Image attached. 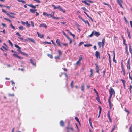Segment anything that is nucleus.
<instances>
[{"label":"nucleus","mask_w":132,"mask_h":132,"mask_svg":"<svg viewBox=\"0 0 132 132\" xmlns=\"http://www.w3.org/2000/svg\"><path fill=\"white\" fill-rule=\"evenodd\" d=\"M110 90H109V92L110 93V96L108 99H111L113 94H115V92L113 89L112 87L110 88Z\"/></svg>","instance_id":"obj_1"},{"label":"nucleus","mask_w":132,"mask_h":132,"mask_svg":"<svg viewBox=\"0 0 132 132\" xmlns=\"http://www.w3.org/2000/svg\"><path fill=\"white\" fill-rule=\"evenodd\" d=\"M51 6L53 7L54 9H58L61 11H62L64 12H65V11L64 9H62L60 6L58 5L57 6H56L52 4Z\"/></svg>","instance_id":"obj_2"},{"label":"nucleus","mask_w":132,"mask_h":132,"mask_svg":"<svg viewBox=\"0 0 132 132\" xmlns=\"http://www.w3.org/2000/svg\"><path fill=\"white\" fill-rule=\"evenodd\" d=\"M95 65L96 66L95 68L96 72L97 73H99V71L100 70L99 67L98 65L96 64V63L95 64Z\"/></svg>","instance_id":"obj_3"},{"label":"nucleus","mask_w":132,"mask_h":132,"mask_svg":"<svg viewBox=\"0 0 132 132\" xmlns=\"http://www.w3.org/2000/svg\"><path fill=\"white\" fill-rule=\"evenodd\" d=\"M37 33L38 37L41 38H44V35L43 34H41L39 33L38 32H37Z\"/></svg>","instance_id":"obj_4"},{"label":"nucleus","mask_w":132,"mask_h":132,"mask_svg":"<svg viewBox=\"0 0 132 132\" xmlns=\"http://www.w3.org/2000/svg\"><path fill=\"white\" fill-rule=\"evenodd\" d=\"M39 26L40 27H43L46 28L47 27V26L45 24L43 23L40 24Z\"/></svg>","instance_id":"obj_5"},{"label":"nucleus","mask_w":132,"mask_h":132,"mask_svg":"<svg viewBox=\"0 0 132 132\" xmlns=\"http://www.w3.org/2000/svg\"><path fill=\"white\" fill-rule=\"evenodd\" d=\"M14 46L16 48H18L17 51L19 53L21 52V48L16 44H15Z\"/></svg>","instance_id":"obj_6"},{"label":"nucleus","mask_w":132,"mask_h":132,"mask_svg":"<svg viewBox=\"0 0 132 132\" xmlns=\"http://www.w3.org/2000/svg\"><path fill=\"white\" fill-rule=\"evenodd\" d=\"M95 56L96 57L99 58L100 59V54L99 52L98 51H96L95 52Z\"/></svg>","instance_id":"obj_7"},{"label":"nucleus","mask_w":132,"mask_h":132,"mask_svg":"<svg viewBox=\"0 0 132 132\" xmlns=\"http://www.w3.org/2000/svg\"><path fill=\"white\" fill-rule=\"evenodd\" d=\"M13 56H14V57H16L17 58H19L20 59H22L23 58V57H20L17 54H16L15 53H14L13 54Z\"/></svg>","instance_id":"obj_8"},{"label":"nucleus","mask_w":132,"mask_h":132,"mask_svg":"<svg viewBox=\"0 0 132 132\" xmlns=\"http://www.w3.org/2000/svg\"><path fill=\"white\" fill-rule=\"evenodd\" d=\"M117 3L119 4L120 6L122 8H123L122 4H121V3H122L123 2H121L120 0H116Z\"/></svg>","instance_id":"obj_9"},{"label":"nucleus","mask_w":132,"mask_h":132,"mask_svg":"<svg viewBox=\"0 0 132 132\" xmlns=\"http://www.w3.org/2000/svg\"><path fill=\"white\" fill-rule=\"evenodd\" d=\"M29 61H30V63L34 66H36V64L35 63H34L32 59H29Z\"/></svg>","instance_id":"obj_10"},{"label":"nucleus","mask_w":132,"mask_h":132,"mask_svg":"<svg viewBox=\"0 0 132 132\" xmlns=\"http://www.w3.org/2000/svg\"><path fill=\"white\" fill-rule=\"evenodd\" d=\"M110 100H111V99H108V103H109V106L110 107V109H112V105L111 103Z\"/></svg>","instance_id":"obj_11"},{"label":"nucleus","mask_w":132,"mask_h":132,"mask_svg":"<svg viewBox=\"0 0 132 132\" xmlns=\"http://www.w3.org/2000/svg\"><path fill=\"white\" fill-rule=\"evenodd\" d=\"M56 42L57 43L59 46H60L61 47V45L60 44V40L59 39H57L56 40Z\"/></svg>","instance_id":"obj_12"},{"label":"nucleus","mask_w":132,"mask_h":132,"mask_svg":"<svg viewBox=\"0 0 132 132\" xmlns=\"http://www.w3.org/2000/svg\"><path fill=\"white\" fill-rule=\"evenodd\" d=\"M94 34L97 37H98L100 35V34L99 32H96V31H95Z\"/></svg>","instance_id":"obj_13"},{"label":"nucleus","mask_w":132,"mask_h":132,"mask_svg":"<svg viewBox=\"0 0 132 132\" xmlns=\"http://www.w3.org/2000/svg\"><path fill=\"white\" fill-rule=\"evenodd\" d=\"M113 55L114 56L113 58V61L114 62H115L116 63V61L115 59V57H116V54L114 52H113Z\"/></svg>","instance_id":"obj_14"},{"label":"nucleus","mask_w":132,"mask_h":132,"mask_svg":"<svg viewBox=\"0 0 132 132\" xmlns=\"http://www.w3.org/2000/svg\"><path fill=\"white\" fill-rule=\"evenodd\" d=\"M82 2L88 6L90 5V4L89 3H88L85 0L82 1Z\"/></svg>","instance_id":"obj_15"},{"label":"nucleus","mask_w":132,"mask_h":132,"mask_svg":"<svg viewBox=\"0 0 132 132\" xmlns=\"http://www.w3.org/2000/svg\"><path fill=\"white\" fill-rule=\"evenodd\" d=\"M105 39H103L102 40V42H101V45L102 47H103L104 45V43H105Z\"/></svg>","instance_id":"obj_16"},{"label":"nucleus","mask_w":132,"mask_h":132,"mask_svg":"<svg viewBox=\"0 0 132 132\" xmlns=\"http://www.w3.org/2000/svg\"><path fill=\"white\" fill-rule=\"evenodd\" d=\"M92 46V45L90 44H84V47H89V46Z\"/></svg>","instance_id":"obj_17"},{"label":"nucleus","mask_w":132,"mask_h":132,"mask_svg":"<svg viewBox=\"0 0 132 132\" xmlns=\"http://www.w3.org/2000/svg\"><path fill=\"white\" fill-rule=\"evenodd\" d=\"M28 39L30 41L32 42L33 43H35V42L34 40L33 39H32L30 38H28Z\"/></svg>","instance_id":"obj_18"},{"label":"nucleus","mask_w":132,"mask_h":132,"mask_svg":"<svg viewBox=\"0 0 132 132\" xmlns=\"http://www.w3.org/2000/svg\"><path fill=\"white\" fill-rule=\"evenodd\" d=\"M36 11L37 10L36 9H30V11L33 13H35V11Z\"/></svg>","instance_id":"obj_19"},{"label":"nucleus","mask_w":132,"mask_h":132,"mask_svg":"<svg viewBox=\"0 0 132 132\" xmlns=\"http://www.w3.org/2000/svg\"><path fill=\"white\" fill-rule=\"evenodd\" d=\"M83 21L85 23H87L89 26V27L90 26V24H89V22H88V20H84Z\"/></svg>","instance_id":"obj_20"},{"label":"nucleus","mask_w":132,"mask_h":132,"mask_svg":"<svg viewBox=\"0 0 132 132\" xmlns=\"http://www.w3.org/2000/svg\"><path fill=\"white\" fill-rule=\"evenodd\" d=\"M95 31H93L91 34L89 35V37H92L93 35H95Z\"/></svg>","instance_id":"obj_21"},{"label":"nucleus","mask_w":132,"mask_h":132,"mask_svg":"<svg viewBox=\"0 0 132 132\" xmlns=\"http://www.w3.org/2000/svg\"><path fill=\"white\" fill-rule=\"evenodd\" d=\"M20 53L24 55H25L27 56H28V55L26 53L24 52H22L21 51V52H20Z\"/></svg>","instance_id":"obj_22"},{"label":"nucleus","mask_w":132,"mask_h":132,"mask_svg":"<svg viewBox=\"0 0 132 132\" xmlns=\"http://www.w3.org/2000/svg\"><path fill=\"white\" fill-rule=\"evenodd\" d=\"M124 110L125 112L127 113V116H128V115L130 114L129 111L128 110H127L126 108H125Z\"/></svg>","instance_id":"obj_23"},{"label":"nucleus","mask_w":132,"mask_h":132,"mask_svg":"<svg viewBox=\"0 0 132 132\" xmlns=\"http://www.w3.org/2000/svg\"><path fill=\"white\" fill-rule=\"evenodd\" d=\"M60 126L62 127L64 125V123L62 120H61L60 122Z\"/></svg>","instance_id":"obj_24"},{"label":"nucleus","mask_w":132,"mask_h":132,"mask_svg":"<svg viewBox=\"0 0 132 132\" xmlns=\"http://www.w3.org/2000/svg\"><path fill=\"white\" fill-rule=\"evenodd\" d=\"M129 50L130 51V52L131 54L132 53V48L131 50V45L130 44H129Z\"/></svg>","instance_id":"obj_25"},{"label":"nucleus","mask_w":132,"mask_h":132,"mask_svg":"<svg viewBox=\"0 0 132 132\" xmlns=\"http://www.w3.org/2000/svg\"><path fill=\"white\" fill-rule=\"evenodd\" d=\"M27 5L35 9V6H34L32 4Z\"/></svg>","instance_id":"obj_26"},{"label":"nucleus","mask_w":132,"mask_h":132,"mask_svg":"<svg viewBox=\"0 0 132 132\" xmlns=\"http://www.w3.org/2000/svg\"><path fill=\"white\" fill-rule=\"evenodd\" d=\"M7 15L10 17L12 18H15L14 16L11 15L9 13H7Z\"/></svg>","instance_id":"obj_27"},{"label":"nucleus","mask_w":132,"mask_h":132,"mask_svg":"<svg viewBox=\"0 0 132 132\" xmlns=\"http://www.w3.org/2000/svg\"><path fill=\"white\" fill-rule=\"evenodd\" d=\"M107 116L108 119L111 118L110 115L109 110L108 112L107 113Z\"/></svg>","instance_id":"obj_28"},{"label":"nucleus","mask_w":132,"mask_h":132,"mask_svg":"<svg viewBox=\"0 0 132 132\" xmlns=\"http://www.w3.org/2000/svg\"><path fill=\"white\" fill-rule=\"evenodd\" d=\"M107 116L108 119L111 118L110 115L109 110L108 112L107 113Z\"/></svg>","instance_id":"obj_29"},{"label":"nucleus","mask_w":132,"mask_h":132,"mask_svg":"<svg viewBox=\"0 0 132 132\" xmlns=\"http://www.w3.org/2000/svg\"><path fill=\"white\" fill-rule=\"evenodd\" d=\"M129 129L130 132H132V125H131Z\"/></svg>","instance_id":"obj_30"},{"label":"nucleus","mask_w":132,"mask_h":132,"mask_svg":"<svg viewBox=\"0 0 132 132\" xmlns=\"http://www.w3.org/2000/svg\"><path fill=\"white\" fill-rule=\"evenodd\" d=\"M97 96V97H96V99L98 102H100V99L99 96Z\"/></svg>","instance_id":"obj_31"},{"label":"nucleus","mask_w":132,"mask_h":132,"mask_svg":"<svg viewBox=\"0 0 132 132\" xmlns=\"http://www.w3.org/2000/svg\"><path fill=\"white\" fill-rule=\"evenodd\" d=\"M132 88V86L131 85H130V87H129V90H130V93H132V90H131Z\"/></svg>","instance_id":"obj_32"},{"label":"nucleus","mask_w":132,"mask_h":132,"mask_svg":"<svg viewBox=\"0 0 132 132\" xmlns=\"http://www.w3.org/2000/svg\"><path fill=\"white\" fill-rule=\"evenodd\" d=\"M84 85H82L81 86V90L83 91H84Z\"/></svg>","instance_id":"obj_33"},{"label":"nucleus","mask_w":132,"mask_h":132,"mask_svg":"<svg viewBox=\"0 0 132 132\" xmlns=\"http://www.w3.org/2000/svg\"><path fill=\"white\" fill-rule=\"evenodd\" d=\"M17 1L19 2H22L23 3H26L25 1L22 0H17Z\"/></svg>","instance_id":"obj_34"},{"label":"nucleus","mask_w":132,"mask_h":132,"mask_svg":"<svg viewBox=\"0 0 132 132\" xmlns=\"http://www.w3.org/2000/svg\"><path fill=\"white\" fill-rule=\"evenodd\" d=\"M2 12L5 13H6V14H7V13H9L3 9H2Z\"/></svg>","instance_id":"obj_35"},{"label":"nucleus","mask_w":132,"mask_h":132,"mask_svg":"<svg viewBox=\"0 0 132 132\" xmlns=\"http://www.w3.org/2000/svg\"><path fill=\"white\" fill-rule=\"evenodd\" d=\"M82 9V10H85V11H87V12H88V10L85 7H83L81 8Z\"/></svg>","instance_id":"obj_36"},{"label":"nucleus","mask_w":132,"mask_h":132,"mask_svg":"<svg viewBox=\"0 0 132 132\" xmlns=\"http://www.w3.org/2000/svg\"><path fill=\"white\" fill-rule=\"evenodd\" d=\"M26 24L27 26L28 27H29L30 26V24L28 23V22L27 21H26Z\"/></svg>","instance_id":"obj_37"},{"label":"nucleus","mask_w":132,"mask_h":132,"mask_svg":"<svg viewBox=\"0 0 132 132\" xmlns=\"http://www.w3.org/2000/svg\"><path fill=\"white\" fill-rule=\"evenodd\" d=\"M19 28L21 30H23V27L21 26H20L19 27Z\"/></svg>","instance_id":"obj_38"},{"label":"nucleus","mask_w":132,"mask_h":132,"mask_svg":"<svg viewBox=\"0 0 132 132\" xmlns=\"http://www.w3.org/2000/svg\"><path fill=\"white\" fill-rule=\"evenodd\" d=\"M10 26L13 29H15V27L11 23L10 24Z\"/></svg>","instance_id":"obj_39"},{"label":"nucleus","mask_w":132,"mask_h":132,"mask_svg":"<svg viewBox=\"0 0 132 132\" xmlns=\"http://www.w3.org/2000/svg\"><path fill=\"white\" fill-rule=\"evenodd\" d=\"M58 53L59 55L60 56V55L62 54V53L61 51L60 50H58Z\"/></svg>","instance_id":"obj_40"},{"label":"nucleus","mask_w":132,"mask_h":132,"mask_svg":"<svg viewBox=\"0 0 132 132\" xmlns=\"http://www.w3.org/2000/svg\"><path fill=\"white\" fill-rule=\"evenodd\" d=\"M8 42L9 43V44L11 45V46H13V45L12 43V42L10 40H8Z\"/></svg>","instance_id":"obj_41"},{"label":"nucleus","mask_w":132,"mask_h":132,"mask_svg":"<svg viewBox=\"0 0 132 132\" xmlns=\"http://www.w3.org/2000/svg\"><path fill=\"white\" fill-rule=\"evenodd\" d=\"M84 43V42H80L78 45V46H80L82 44Z\"/></svg>","instance_id":"obj_42"},{"label":"nucleus","mask_w":132,"mask_h":132,"mask_svg":"<svg viewBox=\"0 0 132 132\" xmlns=\"http://www.w3.org/2000/svg\"><path fill=\"white\" fill-rule=\"evenodd\" d=\"M47 55L48 57H50V58H53V56L52 55H51L50 54H48Z\"/></svg>","instance_id":"obj_43"},{"label":"nucleus","mask_w":132,"mask_h":132,"mask_svg":"<svg viewBox=\"0 0 132 132\" xmlns=\"http://www.w3.org/2000/svg\"><path fill=\"white\" fill-rule=\"evenodd\" d=\"M75 119L77 122H79V119L77 117H75Z\"/></svg>","instance_id":"obj_44"},{"label":"nucleus","mask_w":132,"mask_h":132,"mask_svg":"<svg viewBox=\"0 0 132 132\" xmlns=\"http://www.w3.org/2000/svg\"><path fill=\"white\" fill-rule=\"evenodd\" d=\"M127 67L128 68L129 70H130V64H127Z\"/></svg>","instance_id":"obj_45"},{"label":"nucleus","mask_w":132,"mask_h":132,"mask_svg":"<svg viewBox=\"0 0 132 132\" xmlns=\"http://www.w3.org/2000/svg\"><path fill=\"white\" fill-rule=\"evenodd\" d=\"M103 4L104 5H107L108 6H110H110V5H109V4H107V3H106L105 2H103Z\"/></svg>","instance_id":"obj_46"},{"label":"nucleus","mask_w":132,"mask_h":132,"mask_svg":"<svg viewBox=\"0 0 132 132\" xmlns=\"http://www.w3.org/2000/svg\"><path fill=\"white\" fill-rule=\"evenodd\" d=\"M4 19L5 20H7V21L10 22H11V21L9 19H8L6 18H4Z\"/></svg>","instance_id":"obj_47"},{"label":"nucleus","mask_w":132,"mask_h":132,"mask_svg":"<svg viewBox=\"0 0 132 132\" xmlns=\"http://www.w3.org/2000/svg\"><path fill=\"white\" fill-rule=\"evenodd\" d=\"M73 81H71V84H70V85H71V87L72 88H73Z\"/></svg>","instance_id":"obj_48"},{"label":"nucleus","mask_w":132,"mask_h":132,"mask_svg":"<svg viewBox=\"0 0 132 132\" xmlns=\"http://www.w3.org/2000/svg\"><path fill=\"white\" fill-rule=\"evenodd\" d=\"M10 82L12 83V85H15V83L14 82L12 81H11Z\"/></svg>","instance_id":"obj_49"},{"label":"nucleus","mask_w":132,"mask_h":132,"mask_svg":"<svg viewBox=\"0 0 132 132\" xmlns=\"http://www.w3.org/2000/svg\"><path fill=\"white\" fill-rule=\"evenodd\" d=\"M43 43L45 44H51V42H46V41L44 42Z\"/></svg>","instance_id":"obj_50"},{"label":"nucleus","mask_w":132,"mask_h":132,"mask_svg":"<svg viewBox=\"0 0 132 132\" xmlns=\"http://www.w3.org/2000/svg\"><path fill=\"white\" fill-rule=\"evenodd\" d=\"M31 25L33 27H34V22H33L32 21H31Z\"/></svg>","instance_id":"obj_51"},{"label":"nucleus","mask_w":132,"mask_h":132,"mask_svg":"<svg viewBox=\"0 0 132 132\" xmlns=\"http://www.w3.org/2000/svg\"><path fill=\"white\" fill-rule=\"evenodd\" d=\"M82 59V57H80L79 58L78 61H80Z\"/></svg>","instance_id":"obj_52"},{"label":"nucleus","mask_w":132,"mask_h":132,"mask_svg":"<svg viewBox=\"0 0 132 132\" xmlns=\"http://www.w3.org/2000/svg\"><path fill=\"white\" fill-rule=\"evenodd\" d=\"M79 18L81 19L82 21L84 20L83 18L80 15H79L78 16Z\"/></svg>","instance_id":"obj_53"},{"label":"nucleus","mask_w":132,"mask_h":132,"mask_svg":"<svg viewBox=\"0 0 132 132\" xmlns=\"http://www.w3.org/2000/svg\"><path fill=\"white\" fill-rule=\"evenodd\" d=\"M125 50H126V52L128 54V51H127V46H126Z\"/></svg>","instance_id":"obj_54"},{"label":"nucleus","mask_w":132,"mask_h":132,"mask_svg":"<svg viewBox=\"0 0 132 132\" xmlns=\"http://www.w3.org/2000/svg\"><path fill=\"white\" fill-rule=\"evenodd\" d=\"M121 81H122V82L123 83V84H125L126 82H125V80H124L121 79Z\"/></svg>","instance_id":"obj_55"},{"label":"nucleus","mask_w":132,"mask_h":132,"mask_svg":"<svg viewBox=\"0 0 132 132\" xmlns=\"http://www.w3.org/2000/svg\"><path fill=\"white\" fill-rule=\"evenodd\" d=\"M53 18L54 19H55L56 20H58L60 18H59V17H56L54 16V17H53Z\"/></svg>","instance_id":"obj_56"},{"label":"nucleus","mask_w":132,"mask_h":132,"mask_svg":"<svg viewBox=\"0 0 132 132\" xmlns=\"http://www.w3.org/2000/svg\"><path fill=\"white\" fill-rule=\"evenodd\" d=\"M123 60L122 61V62H121V68H122V67H124L123 66V64L122 62Z\"/></svg>","instance_id":"obj_57"},{"label":"nucleus","mask_w":132,"mask_h":132,"mask_svg":"<svg viewBox=\"0 0 132 132\" xmlns=\"http://www.w3.org/2000/svg\"><path fill=\"white\" fill-rule=\"evenodd\" d=\"M130 72L129 74V77L130 79L132 80V77L130 76Z\"/></svg>","instance_id":"obj_58"},{"label":"nucleus","mask_w":132,"mask_h":132,"mask_svg":"<svg viewBox=\"0 0 132 132\" xmlns=\"http://www.w3.org/2000/svg\"><path fill=\"white\" fill-rule=\"evenodd\" d=\"M115 128H116V126H115V125H114L113 127V128H112V130L114 131V130L115 129Z\"/></svg>","instance_id":"obj_59"},{"label":"nucleus","mask_w":132,"mask_h":132,"mask_svg":"<svg viewBox=\"0 0 132 132\" xmlns=\"http://www.w3.org/2000/svg\"><path fill=\"white\" fill-rule=\"evenodd\" d=\"M101 42H99L98 43V44L100 48V47H101Z\"/></svg>","instance_id":"obj_60"},{"label":"nucleus","mask_w":132,"mask_h":132,"mask_svg":"<svg viewBox=\"0 0 132 132\" xmlns=\"http://www.w3.org/2000/svg\"><path fill=\"white\" fill-rule=\"evenodd\" d=\"M34 1H36L37 3H39L40 2V1L39 0H34Z\"/></svg>","instance_id":"obj_61"},{"label":"nucleus","mask_w":132,"mask_h":132,"mask_svg":"<svg viewBox=\"0 0 132 132\" xmlns=\"http://www.w3.org/2000/svg\"><path fill=\"white\" fill-rule=\"evenodd\" d=\"M9 96H14V94H9Z\"/></svg>","instance_id":"obj_62"},{"label":"nucleus","mask_w":132,"mask_h":132,"mask_svg":"<svg viewBox=\"0 0 132 132\" xmlns=\"http://www.w3.org/2000/svg\"><path fill=\"white\" fill-rule=\"evenodd\" d=\"M127 64H130V59H129L127 61Z\"/></svg>","instance_id":"obj_63"},{"label":"nucleus","mask_w":132,"mask_h":132,"mask_svg":"<svg viewBox=\"0 0 132 132\" xmlns=\"http://www.w3.org/2000/svg\"><path fill=\"white\" fill-rule=\"evenodd\" d=\"M47 13L45 12H44L43 13V15L44 16H46V15L47 14Z\"/></svg>","instance_id":"obj_64"}]
</instances>
